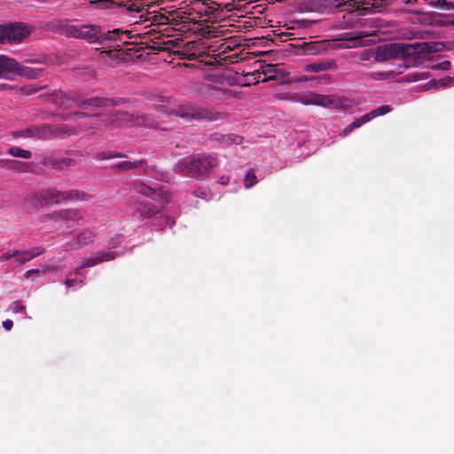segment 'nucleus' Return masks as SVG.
<instances>
[{
  "label": "nucleus",
  "mask_w": 454,
  "mask_h": 454,
  "mask_svg": "<svg viewBox=\"0 0 454 454\" xmlns=\"http://www.w3.org/2000/svg\"><path fill=\"white\" fill-rule=\"evenodd\" d=\"M130 31L120 29L103 32L99 26L94 24L67 25L64 27L65 35L85 40L88 43L106 44L119 40L125 44L127 42L123 41L121 35H126L127 38H130Z\"/></svg>",
  "instance_id": "f257e3e1"
},
{
  "label": "nucleus",
  "mask_w": 454,
  "mask_h": 454,
  "mask_svg": "<svg viewBox=\"0 0 454 454\" xmlns=\"http://www.w3.org/2000/svg\"><path fill=\"white\" fill-rule=\"evenodd\" d=\"M216 163L217 160L213 155L197 153L178 160L174 170L192 176H202L215 167Z\"/></svg>",
  "instance_id": "f03ea898"
},
{
  "label": "nucleus",
  "mask_w": 454,
  "mask_h": 454,
  "mask_svg": "<svg viewBox=\"0 0 454 454\" xmlns=\"http://www.w3.org/2000/svg\"><path fill=\"white\" fill-rule=\"evenodd\" d=\"M169 115L180 117L185 121H208L218 119V114L211 107L199 106L191 103L177 106L168 112Z\"/></svg>",
  "instance_id": "7ed1b4c3"
},
{
  "label": "nucleus",
  "mask_w": 454,
  "mask_h": 454,
  "mask_svg": "<svg viewBox=\"0 0 454 454\" xmlns=\"http://www.w3.org/2000/svg\"><path fill=\"white\" fill-rule=\"evenodd\" d=\"M107 125L112 129L119 128L121 126H139L146 129H157L158 123L154 118L150 115H142L135 117L133 114L127 112H114L113 113L108 121Z\"/></svg>",
  "instance_id": "20e7f679"
},
{
  "label": "nucleus",
  "mask_w": 454,
  "mask_h": 454,
  "mask_svg": "<svg viewBox=\"0 0 454 454\" xmlns=\"http://www.w3.org/2000/svg\"><path fill=\"white\" fill-rule=\"evenodd\" d=\"M31 33L29 26L22 22L0 25V44L21 43Z\"/></svg>",
  "instance_id": "39448f33"
},
{
  "label": "nucleus",
  "mask_w": 454,
  "mask_h": 454,
  "mask_svg": "<svg viewBox=\"0 0 454 454\" xmlns=\"http://www.w3.org/2000/svg\"><path fill=\"white\" fill-rule=\"evenodd\" d=\"M129 102L124 98L95 97L82 99L78 93H74V105L85 110H93L101 107H115Z\"/></svg>",
  "instance_id": "423d86ee"
},
{
  "label": "nucleus",
  "mask_w": 454,
  "mask_h": 454,
  "mask_svg": "<svg viewBox=\"0 0 454 454\" xmlns=\"http://www.w3.org/2000/svg\"><path fill=\"white\" fill-rule=\"evenodd\" d=\"M30 204L36 207H48L61 204V191L51 187L31 192L27 196Z\"/></svg>",
  "instance_id": "0eeeda50"
},
{
  "label": "nucleus",
  "mask_w": 454,
  "mask_h": 454,
  "mask_svg": "<svg viewBox=\"0 0 454 454\" xmlns=\"http://www.w3.org/2000/svg\"><path fill=\"white\" fill-rule=\"evenodd\" d=\"M5 74H13L28 79L35 76L30 67L20 64L15 59L6 55H0V78Z\"/></svg>",
  "instance_id": "6e6552de"
},
{
  "label": "nucleus",
  "mask_w": 454,
  "mask_h": 454,
  "mask_svg": "<svg viewBox=\"0 0 454 454\" xmlns=\"http://www.w3.org/2000/svg\"><path fill=\"white\" fill-rule=\"evenodd\" d=\"M97 239V232L91 229H84L77 232L74 239L65 245L67 251H74L86 247L94 243Z\"/></svg>",
  "instance_id": "1a4fd4ad"
},
{
  "label": "nucleus",
  "mask_w": 454,
  "mask_h": 454,
  "mask_svg": "<svg viewBox=\"0 0 454 454\" xmlns=\"http://www.w3.org/2000/svg\"><path fill=\"white\" fill-rule=\"evenodd\" d=\"M134 190L137 193L142 194L163 204L168 202L169 200V194L164 190L162 186L159 188H153L142 182H139L134 184Z\"/></svg>",
  "instance_id": "9d476101"
},
{
  "label": "nucleus",
  "mask_w": 454,
  "mask_h": 454,
  "mask_svg": "<svg viewBox=\"0 0 454 454\" xmlns=\"http://www.w3.org/2000/svg\"><path fill=\"white\" fill-rule=\"evenodd\" d=\"M46 217L53 222H76L83 218V215L78 208L59 209L48 214Z\"/></svg>",
  "instance_id": "9b49d317"
},
{
  "label": "nucleus",
  "mask_w": 454,
  "mask_h": 454,
  "mask_svg": "<svg viewBox=\"0 0 454 454\" xmlns=\"http://www.w3.org/2000/svg\"><path fill=\"white\" fill-rule=\"evenodd\" d=\"M129 208L133 214L138 215L142 219L150 218L159 212L158 208L153 204L142 202L137 200H130Z\"/></svg>",
  "instance_id": "f8f14e48"
},
{
  "label": "nucleus",
  "mask_w": 454,
  "mask_h": 454,
  "mask_svg": "<svg viewBox=\"0 0 454 454\" xmlns=\"http://www.w3.org/2000/svg\"><path fill=\"white\" fill-rule=\"evenodd\" d=\"M12 137L14 138L22 137L47 140L46 124L34 125L23 129L16 130L12 132Z\"/></svg>",
  "instance_id": "ddd939ff"
},
{
  "label": "nucleus",
  "mask_w": 454,
  "mask_h": 454,
  "mask_svg": "<svg viewBox=\"0 0 454 454\" xmlns=\"http://www.w3.org/2000/svg\"><path fill=\"white\" fill-rule=\"evenodd\" d=\"M116 256L117 254L111 250L98 251L91 254L81 265V268L94 267L99 263L113 261Z\"/></svg>",
  "instance_id": "4468645a"
},
{
  "label": "nucleus",
  "mask_w": 454,
  "mask_h": 454,
  "mask_svg": "<svg viewBox=\"0 0 454 454\" xmlns=\"http://www.w3.org/2000/svg\"><path fill=\"white\" fill-rule=\"evenodd\" d=\"M77 132L67 125H50L46 124L47 139L66 138L76 135Z\"/></svg>",
  "instance_id": "2eb2a0df"
},
{
  "label": "nucleus",
  "mask_w": 454,
  "mask_h": 454,
  "mask_svg": "<svg viewBox=\"0 0 454 454\" xmlns=\"http://www.w3.org/2000/svg\"><path fill=\"white\" fill-rule=\"evenodd\" d=\"M300 101L304 105H315L325 107L333 105V98L330 96L320 95L313 92L302 95Z\"/></svg>",
  "instance_id": "dca6fc26"
},
{
  "label": "nucleus",
  "mask_w": 454,
  "mask_h": 454,
  "mask_svg": "<svg viewBox=\"0 0 454 454\" xmlns=\"http://www.w3.org/2000/svg\"><path fill=\"white\" fill-rule=\"evenodd\" d=\"M211 142H215L223 145H240L243 137L235 134H223L221 132H214L207 138Z\"/></svg>",
  "instance_id": "f3484780"
},
{
  "label": "nucleus",
  "mask_w": 454,
  "mask_h": 454,
  "mask_svg": "<svg viewBox=\"0 0 454 454\" xmlns=\"http://www.w3.org/2000/svg\"><path fill=\"white\" fill-rule=\"evenodd\" d=\"M42 164L46 168L61 170L66 168L74 166L76 162L71 158L47 157L43 160Z\"/></svg>",
  "instance_id": "a211bd4d"
},
{
  "label": "nucleus",
  "mask_w": 454,
  "mask_h": 454,
  "mask_svg": "<svg viewBox=\"0 0 454 454\" xmlns=\"http://www.w3.org/2000/svg\"><path fill=\"white\" fill-rule=\"evenodd\" d=\"M337 67V63L333 59H326L322 60H317L313 63L308 64L305 67V70L307 72L317 73L322 71H326L330 69H334Z\"/></svg>",
  "instance_id": "6ab92c4d"
},
{
  "label": "nucleus",
  "mask_w": 454,
  "mask_h": 454,
  "mask_svg": "<svg viewBox=\"0 0 454 454\" xmlns=\"http://www.w3.org/2000/svg\"><path fill=\"white\" fill-rule=\"evenodd\" d=\"M146 162L145 159L130 161L124 160L121 162L114 163L110 166V169L114 173H124L133 169L137 168L138 167L144 165Z\"/></svg>",
  "instance_id": "aec40b11"
},
{
  "label": "nucleus",
  "mask_w": 454,
  "mask_h": 454,
  "mask_svg": "<svg viewBox=\"0 0 454 454\" xmlns=\"http://www.w3.org/2000/svg\"><path fill=\"white\" fill-rule=\"evenodd\" d=\"M49 100L61 108H69L74 104V94L67 96L63 91L59 90L52 93Z\"/></svg>",
  "instance_id": "412c9836"
},
{
  "label": "nucleus",
  "mask_w": 454,
  "mask_h": 454,
  "mask_svg": "<svg viewBox=\"0 0 454 454\" xmlns=\"http://www.w3.org/2000/svg\"><path fill=\"white\" fill-rule=\"evenodd\" d=\"M386 46L388 51V56L390 57V59L410 54L409 50L411 47V45H407L403 43H387Z\"/></svg>",
  "instance_id": "4be33fe9"
},
{
  "label": "nucleus",
  "mask_w": 454,
  "mask_h": 454,
  "mask_svg": "<svg viewBox=\"0 0 454 454\" xmlns=\"http://www.w3.org/2000/svg\"><path fill=\"white\" fill-rule=\"evenodd\" d=\"M442 50L454 51V41L445 43H424L421 48L422 51H440Z\"/></svg>",
  "instance_id": "5701e85b"
},
{
  "label": "nucleus",
  "mask_w": 454,
  "mask_h": 454,
  "mask_svg": "<svg viewBox=\"0 0 454 454\" xmlns=\"http://www.w3.org/2000/svg\"><path fill=\"white\" fill-rule=\"evenodd\" d=\"M0 162L4 164L7 169L12 170L15 173L27 172L29 168L27 163L20 160L4 159L0 160Z\"/></svg>",
  "instance_id": "b1692460"
},
{
  "label": "nucleus",
  "mask_w": 454,
  "mask_h": 454,
  "mask_svg": "<svg viewBox=\"0 0 454 454\" xmlns=\"http://www.w3.org/2000/svg\"><path fill=\"white\" fill-rule=\"evenodd\" d=\"M85 193L78 190L61 191V202L85 200Z\"/></svg>",
  "instance_id": "393cba45"
},
{
  "label": "nucleus",
  "mask_w": 454,
  "mask_h": 454,
  "mask_svg": "<svg viewBox=\"0 0 454 454\" xmlns=\"http://www.w3.org/2000/svg\"><path fill=\"white\" fill-rule=\"evenodd\" d=\"M392 110H393V108L388 105L380 106V107H377V108L372 110L371 112L364 114V119H366L367 121L369 122L370 121H372V119H374L378 116L385 115V114L390 113Z\"/></svg>",
  "instance_id": "a878e982"
},
{
  "label": "nucleus",
  "mask_w": 454,
  "mask_h": 454,
  "mask_svg": "<svg viewBox=\"0 0 454 454\" xmlns=\"http://www.w3.org/2000/svg\"><path fill=\"white\" fill-rule=\"evenodd\" d=\"M428 5L442 11H454V3L446 0H428Z\"/></svg>",
  "instance_id": "bb28decb"
},
{
  "label": "nucleus",
  "mask_w": 454,
  "mask_h": 454,
  "mask_svg": "<svg viewBox=\"0 0 454 454\" xmlns=\"http://www.w3.org/2000/svg\"><path fill=\"white\" fill-rule=\"evenodd\" d=\"M367 120L364 119V115L356 119L354 121H352L350 124H348V126H346L344 128V129L342 130L341 132V137H346L348 136L349 133H351L355 129H357L359 127H361L362 125L367 123Z\"/></svg>",
  "instance_id": "cd10ccee"
},
{
  "label": "nucleus",
  "mask_w": 454,
  "mask_h": 454,
  "mask_svg": "<svg viewBox=\"0 0 454 454\" xmlns=\"http://www.w3.org/2000/svg\"><path fill=\"white\" fill-rule=\"evenodd\" d=\"M8 154L13 157H19L23 159H30L32 157V153L29 150L21 149L20 147L12 146L7 151Z\"/></svg>",
  "instance_id": "c85d7f7f"
},
{
  "label": "nucleus",
  "mask_w": 454,
  "mask_h": 454,
  "mask_svg": "<svg viewBox=\"0 0 454 454\" xmlns=\"http://www.w3.org/2000/svg\"><path fill=\"white\" fill-rule=\"evenodd\" d=\"M374 59L377 62H383V61L390 59V57L388 56V51L387 49L386 44L380 45L376 48L375 54H374Z\"/></svg>",
  "instance_id": "c756f323"
},
{
  "label": "nucleus",
  "mask_w": 454,
  "mask_h": 454,
  "mask_svg": "<svg viewBox=\"0 0 454 454\" xmlns=\"http://www.w3.org/2000/svg\"><path fill=\"white\" fill-rule=\"evenodd\" d=\"M430 25L434 27H450L454 26V19L442 18V17H432L430 20Z\"/></svg>",
  "instance_id": "7c9ffc66"
},
{
  "label": "nucleus",
  "mask_w": 454,
  "mask_h": 454,
  "mask_svg": "<svg viewBox=\"0 0 454 454\" xmlns=\"http://www.w3.org/2000/svg\"><path fill=\"white\" fill-rule=\"evenodd\" d=\"M125 155L118 152H101L98 153L96 158L99 160H109L114 158H124Z\"/></svg>",
  "instance_id": "2f4dec72"
},
{
  "label": "nucleus",
  "mask_w": 454,
  "mask_h": 454,
  "mask_svg": "<svg viewBox=\"0 0 454 454\" xmlns=\"http://www.w3.org/2000/svg\"><path fill=\"white\" fill-rule=\"evenodd\" d=\"M15 254H17L13 257L15 258L14 262H17L19 265H22L31 260L26 250H15Z\"/></svg>",
  "instance_id": "473e14b6"
},
{
  "label": "nucleus",
  "mask_w": 454,
  "mask_h": 454,
  "mask_svg": "<svg viewBox=\"0 0 454 454\" xmlns=\"http://www.w3.org/2000/svg\"><path fill=\"white\" fill-rule=\"evenodd\" d=\"M257 182L256 176L253 172V170L247 171L245 179H244V185L247 189L251 188L254 186Z\"/></svg>",
  "instance_id": "72a5a7b5"
},
{
  "label": "nucleus",
  "mask_w": 454,
  "mask_h": 454,
  "mask_svg": "<svg viewBox=\"0 0 454 454\" xmlns=\"http://www.w3.org/2000/svg\"><path fill=\"white\" fill-rule=\"evenodd\" d=\"M8 309L14 314L24 313L25 315H27L26 307L22 305L19 301L12 302Z\"/></svg>",
  "instance_id": "f704fd0d"
},
{
  "label": "nucleus",
  "mask_w": 454,
  "mask_h": 454,
  "mask_svg": "<svg viewBox=\"0 0 454 454\" xmlns=\"http://www.w3.org/2000/svg\"><path fill=\"white\" fill-rule=\"evenodd\" d=\"M273 72L274 67L271 65H268L262 72V74L264 75V78L262 80V82L276 79L275 75L272 74Z\"/></svg>",
  "instance_id": "c9c22d12"
},
{
  "label": "nucleus",
  "mask_w": 454,
  "mask_h": 454,
  "mask_svg": "<svg viewBox=\"0 0 454 454\" xmlns=\"http://www.w3.org/2000/svg\"><path fill=\"white\" fill-rule=\"evenodd\" d=\"M28 256L32 260L44 253L45 249L43 247H35L29 250H26Z\"/></svg>",
  "instance_id": "e433bc0d"
},
{
  "label": "nucleus",
  "mask_w": 454,
  "mask_h": 454,
  "mask_svg": "<svg viewBox=\"0 0 454 454\" xmlns=\"http://www.w3.org/2000/svg\"><path fill=\"white\" fill-rule=\"evenodd\" d=\"M451 67V63L449 60H444L442 62H439L437 64H434L431 66V68L433 70H449Z\"/></svg>",
  "instance_id": "4c0bfd02"
},
{
  "label": "nucleus",
  "mask_w": 454,
  "mask_h": 454,
  "mask_svg": "<svg viewBox=\"0 0 454 454\" xmlns=\"http://www.w3.org/2000/svg\"><path fill=\"white\" fill-rule=\"evenodd\" d=\"M451 82V78L450 77H446V78H443V79H441V80H431L429 82L430 84L432 85H436V84H440L442 87H445L447 85H449Z\"/></svg>",
  "instance_id": "58836bf2"
},
{
  "label": "nucleus",
  "mask_w": 454,
  "mask_h": 454,
  "mask_svg": "<svg viewBox=\"0 0 454 454\" xmlns=\"http://www.w3.org/2000/svg\"><path fill=\"white\" fill-rule=\"evenodd\" d=\"M16 254H15V250H9L0 255V262L7 261L11 258H13L14 256H16Z\"/></svg>",
  "instance_id": "ea45409f"
},
{
  "label": "nucleus",
  "mask_w": 454,
  "mask_h": 454,
  "mask_svg": "<svg viewBox=\"0 0 454 454\" xmlns=\"http://www.w3.org/2000/svg\"><path fill=\"white\" fill-rule=\"evenodd\" d=\"M90 115L84 113V112H75V113H73V114H70L68 118H71V119H84V118H87V117H90Z\"/></svg>",
  "instance_id": "a19ab883"
},
{
  "label": "nucleus",
  "mask_w": 454,
  "mask_h": 454,
  "mask_svg": "<svg viewBox=\"0 0 454 454\" xmlns=\"http://www.w3.org/2000/svg\"><path fill=\"white\" fill-rule=\"evenodd\" d=\"M2 325L6 331H11L13 326V322L11 319H5L3 321Z\"/></svg>",
  "instance_id": "79ce46f5"
},
{
  "label": "nucleus",
  "mask_w": 454,
  "mask_h": 454,
  "mask_svg": "<svg viewBox=\"0 0 454 454\" xmlns=\"http://www.w3.org/2000/svg\"><path fill=\"white\" fill-rule=\"evenodd\" d=\"M97 4L98 8L105 9L107 8L112 2L110 0H98Z\"/></svg>",
  "instance_id": "37998d69"
},
{
  "label": "nucleus",
  "mask_w": 454,
  "mask_h": 454,
  "mask_svg": "<svg viewBox=\"0 0 454 454\" xmlns=\"http://www.w3.org/2000/svg\"><path fill=\"white\" fill-rule=\"evenodd\" d=\"M39 272H40V270H37V269L29 270L26 271V273H25V278H30V277H31V275H33V274H38Z\"/></svg>",
  "instance_id": "c03bdc74"
},
{
  "label": "nucleus",
  "mask_w": 454,
  "mask_h": 454,
  "mask_svg": "<svg viewBox=\"0 0 454 454\" xmlns=\"http://www.w3.org/2000/svg\"><path fill=\"white\" fill-rule=\"evenodd\" d=\"M252 76H254V83H258L260 82L261 73L260 72H253L251 74Z\"/></svg>",
  "instance_id": "a18cd8bd"
},
{
  "label": "nucleus",
  "mask_w": 454,
  "mask_h": 454,
  "mask_svg": "<svg viewBox=\"0 0 454 454\" xmlns=\"http://www.w3.org/2000/svg\"><path fill=\"white\" fill-rule=\"evenodd\" d=\"M76 282H77L76 279H69V278H67L65 281V285L69 288V287L73 286Z\"/></svg>",
  "instance_id": "49530a36"
},
{
  "label": "nucleus",
  "mask_w": 454,
  "mask_h": 454,
  "mask_svg": "<svg viewBox=\"0 0 454 454\" xmlns=\"http://www.w3.org/2000/svg\"><path fill=\"white\" fill-rule=\"evenodd\" d=\"M150 49L153 51H167L168 48L167 46H151Z\"/></svg>",
  "instance_id": "de8ad7c7"
},
{
  "label": "nucleus",
  "mask_w": 454,
  "mask_h": 454,
  "mask_svg": "<svg viewBox=\"0 0 454 454\" xmlns=\"http://www.w3.org/2000/svg\"><path fill=\"white\" fill-rule=\"evenodd\" d=\"M228 182H229V177H227V176H222L219 179V183L222 184H227Z\"/></svg>",
  "instance_id": "09e8293b"
},
{
  "label": "nucleus",
  "mask_w": 454,
  "mask_h": 454,
  "mask_svg": "<svg viewBox=\"0 0 454 454\" xmlns=\"http://www.w3.org/2000/svg\"><path fill=\"white\" fill-rule=\"evenodd\" d=\"M9 88H11V86L9 84H5V83L0 84V90H7Z\"/></svg>",
  "instance_id": "8fccbe9b"
},
{
  "label": "nucleus",
  "mask_w": 454,
  "mask_h": 454,
  "mask_svg": "<svg viewBox=\"0 0 454 454\" xmlns=\"http://www.w3.org/2000/svg\"><path fill=\"white\" fill-rule=\"evenodd\" d=\"M364 36H367V34H364L363 32L357 33L356 38H362Z\"/></svg>",
  "instance_id": "3c124183"
},
{
  "label": "nucleus",
  "mask_w": 454,
  "mask_h": 454,
  "mask_svg": "<svg viewBox=\"0 0 454 454\" xmlns=\"http://www.w3.org/2000/svg\"><path fill=\"white\" fill-rule=\"evenodd\" d=\"M361 59L362 60H367V59H369V56L367 54L366 55L363 54L362 57H361Z\"/></svg>",
  "instance_id": "603ef678"
},
{
  "label": "nucleus",
  "mask_w": 454,
  "mask_h": 454,
  "mask_svg": "<svg viewBox=\"0 0 454 454\" xmlns=\"http://www.w3.org/2000/svg\"><path fill=\"white\" fill-rule=\"evenodd\" d=\"M81 266L77 267L75 270H74V272L75 274H79L80 273V270H81Z\"/></svg>",
  "instance_id": "864d4df0"
},
{
  "label": "nucleus",
  "mask_w": 454,
  "mask_h": 454,
  "mask_svg": "<svg viewBox=\"0 0 454 454\" xmlns=\"http://www.w3.org/2000/svg\"><path fill=\"white\" fill-rule=\"evenodd\" d=\"M31 69L34 71V74H35V76L34 78H35L37 76L36 71H38V68H35V69L31 68Z\"/></svg>",
  "instance_id": "5fc2aeb1"
},
{
  "label": "nucleus",
  "mask_w": 454,
  "mask_h": 454,
  "mask_svg": "<svg viewBox=\"0 0 454 454\" xmlns=\"http://www.w3.org/2000/svg\"><path fill=\"white\" fill-rule=\"evenodd\" d=\"M165 20L168 21V18H165V17L163 18L162 17V18L160 19V20L162 21V22H164L163 20Z\"/></svg>",
  "instance_id": "6e6d98bb"
},
{
  "label": "nucleus",
  "mask_w": 454,
  "mask_h": 454,
  "mask_svg": "<svg viewBox=\"0 0 454 454\" xmlns=\"http://www.w3.org/2000/svg\"><path fill=\"white\" fill-rule=\"evenodd\" d=\"M227 49H231V46H230V45H227V46L224 48L223 51H225V50H227Z\"/></svg>",
  "instance_id": "4d7b16f0"
},
{
  "label": "nucleus",
  "mask_w": 454,
  "mask_h": 454,
  "mask_svg": "<svg viewBox=\"0 0 454 454\" xmlns=\"http://www.w3.org/2000/svg\"><path fill=\"white\" fill-rule=\"evenodd\" d=\"M171 42H172L171 40H168V42L164 43V44L166 45V44H168V43H169Z\"/></svg>",
  "instance_id": "13d9d810"
}]
</instances>
